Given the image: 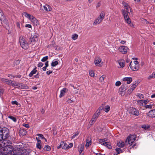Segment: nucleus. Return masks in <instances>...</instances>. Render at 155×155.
Here are the masks:
<instances>
[{"mask_svg":"<svg viewBox=\"0 0 155 155\" xmlns=\"http://www.w3.org/2000/svg\"><path fill=\"white\" fill-rule=\"evenodd\" d=\"M126 10V12H128V10L129 8H130V7L129 5V6H127V7H125Z\"/></svg>","mask_w":155,"mask_h":155,"instance_id":"nucleus-60","label":"nucleus"},{"mask_svg":"<svg viewBox=\"0 0 155 155\" xmlns=\"http://www.w3.org/2000/svg\"><path fill=\"white\" fill-rule=\"evenodd\" d=\"M38 35L36 33L34 34L33 36H32L31 37V41H34L37 40Z\"/></svg>","mask_w":155,"mask_h":155,"instance_id":"nucleus-22","label":"nucleus"},{"mask_svg":"<svg viewBox=\"0 0 155 155\" xmlns=\"http://www.w3.org/2000/svg\"><path fill=\"white\" fill-rule=\"evenodd\" d=\"M8 118H9L10 119H11V120H12L13 121H14L15 122L16 121V118L15 117H14L12 116H9L8 117Z\"/></svg>","mask_w":155,"mask_h":155,"instance_id":"nucleus-37","label":"nucleus"},{"mask_svg":"<svg viewBox=\"0 0 155 155\" xmlns=\"http://www.w3.org/2000/svg\"><path fill=\"white\" fill-rule=\"evenodd\" d=\"M137 103L140 105H142L143 104L142 100L138 101Z\"/></svg>","mask_w":155,"mask_h":155,"instance_id":"nucleus-48","label":"nucleus"},{"mask_svg":"<svg viewBox=\"0 0 155 155\" xmlns=\"http://www.w3.org/2000/svg\"><path fill=\"white\" fill-rule=\"evenodd\" d=\"M128 49V48L127 46H121L118 48L119 51L124 54L127 53Z\"/></svg>","mask_w":155,"mask_h":155,"instance_id":"nucleus-12","label":"nucleus"},{"mask_svg":"<svg viewBox=\"0 0 155 155\" xmlns=\"http://www.w3.org/2000/svg\"><path fill=\"white\" fill-rule=\"evenodd\" d=\"M23 126H24V127H26L27 128H28L29 127V125L28 124H25L23 125Z\"/></svg>","mask_w":155,"mask_h":155,"instance_id":"nucleus-59","label":"nucleus"},{"mask_svg":"<svg viewBox=\"0 0 155 155\" xmlns=\"http://www.w3.org/2000/svg\"><path fill=\"white\" fill-rule=\"evenodd\" d=\"M42 144L41 142L40 143H37L36 144L37 147L39 149H41L42 148Z\"/></svg>","mask_w":155,"mask_h":155,"instance_id":"nucleus-34","label":"nucleus"},{"mask_svg":"<svg viewBox=\"0 0 155 155\" xmlns=\"http://www.w3.org/2000/svg\"><path fill=\"white\" fill-rule=\"evenodd\" d=\"M137 85V83H135L133 84L130 89L129 90L130 93H132V92L136 88Z\"/></svg>","mask_w":155,"mask_h":155,"instance_id":"nucleus-23","label":"nucleus"},{"mask_svg":"<svg viewBox=\"0 0 155 155\" xmlns=\"http://www.w3.org/2000/svg\"><path fill=\"white\" fill-rule=\"evenodd\" d=\"M137 96H138L140 99H142L143 98V95L140 94H137Z\"/></svg>","mask_w":155,"mask_h":155,"instance_id":"nucleus-42","label":"nucleus"},{"mask_svg":"<svg viewBox=\"0 0 155 155\" xmlns=\"http://www.w3.org/2000/svg\"><path fill=\"white\" fill-rule=\"evenodd\" d=\"M100 114V110H97L93 115L92 118L90 122L91 125L93 124L96 121Z\"/></svg>","mask_w":155,"mask_h":155,"instance_id":"nucleus-8","label":"nucleus"},{"mask_svg":"<svg viewBox=\"0 0 155 155\" xmlns=\"http://www.w3.org/2000/svg\"><path fill=\"white\" fill-rule=\"evenodd\" d=\"M25 27H28L29 28H31V26L30 24H26L25 25Z\"/></svg>","mask_w":155,"mask_h":155,"instance_id":"nucleus-54","label":"nucleus"},{"mask_svg":"<svg viewBox=\"0 0 155 155\" xmlns=\"http://www.w3.org/2000/svg\"><path fill=\"white\" fill-rule=\"evenodd\" d=\"M50 149V147L48 145H46L44 148V150H49Z\"/></svg>","mask_w":155,"mask_h":155,"instance_id":"nucleus-38","label":"nucleus"},{"mask_svg":"<svg viewBox=\"0 0 155 155\" xmlns=\"http://www.w3.org/2000/svg\"><path fill=\"white\" fill-rule=\"evenodd\" d=\"M84 147V144L82 143L78 146V148L79 149H81L83 150Z\"/></svg>","mask_w":155,"mask_h":155,"instance_id":"nucleus-41","label":"nucleus"},{"mask_svg":"<svg viewBox=\"0 0 155 155\" xmlns=\"http://www.w3.org/2000/svg\"><path fill=\"white\" fill-rule=\"evenodd\" d=\"M106 78V75H103L101 76L99 78V80L101 83H103L104 82V79Z\"/></svg>","mask_w":155,"mask_h":155,"instance_id":"nucleus-25","label":"nucleus"},{"mask_svg":"<svg viewBox=\"0 0 155 155\" xmlns=\"http://www.w3.org/2000/svg\"><path fill=\"white\" fill-rule=\"evenodd\" d=\"M143 103H144V104H146L147 103L148 101L146 100H142Z\"/></svg>","mask_w":155,"mask_h":155,"instance_id":"nucleus-57","label":"nucleus"},{"mask_svg":"<svg viewBox=\"0 0 155 155\" xmlns=\"http://www.w3.org/2000/svg\"><path fill=\"white\" fill-rule=\"evenodd\" d=\"M86 143L85 145V147H88L91 144V137H88L86 140Z\"/></svg>","mask_w":155,"mask_h":155,"instance_id":"nucleus-18","label":"nucleus"},{"mask_svg":"<svg viewBox=\"0 0 155 155\" xmlns=\"http://www.w3.org/2000/svg\"><path fill=\"white\" fill-rule=\"evenodd\" d=\"M68 145L67 143H65L63 142H61L60 145L57 148L58 149L62 148L65 150H68Z\"/></svg>","mask_w":155,"mask_h":155,"instance_id":"nucleus-15","label":"nucleus"},{"mask_svg":"<svg viewBox=\"0 0 155 155\" xmlns=\"http://www.w3.org/2000/svg\"><path fill=\"white\" fill-rule=\"evenodd\" d=\"M26 132L23 130H19L20 134L21 136H23L26 134Z\"/></svg>","mask_w":155,"mask_h":155,"instance_id":"nucleus-31","label":"nucleus"},{"mask_svg":"<svg viewBox=\"0 0 155 155\" xmlns=\"http://www.w3.org/2000/svg\"><path fill=\"white\" fill-rule=\"evenodd\" d=\"M16 26L18 28V30L19 31H20L21 30V28L20 27V23L19 22L16 23Z\"/></svg>","mask_w":155,"mask_h":155,"instance_id":"nucleus-44","label":"nucleus"},{"mask_svg":"<svg viewBox=\"0 0 155 155\" xmlns=\"http://www.w3.org/2000/svg\"><path fill=\"white\" fill-rule=\"evenodd\" d=\"M110 109V107L109 105L106 106L104 109V110L106 112H108Z\"/></svg>","mask_w":155,"mask_h":155,"instance_id":"nucleus-35","label":"nucleus"},{"mask_svg":"<svg viewBox=\"0 0 155 155\" xmlns=\"http://www.w3.org/2000/svg\"><path fill=\"white\" fill-rule=\"evenodd\" d=\"M54 46L53 44H50V45H48V48H51L52 46Z\"/></svg>","mask_w":155,"mask_h":155,"instance_id":"nucleus-63","label":"nucleus"},{"mask_svg":"<svg viewBox=\"0 0 155 155\" xmlns=\"http://www.w3.org/2000/svg\"><path fill=\"white\" fill-rule=\"evenodd\" d=\"M36 140H37V143H40L41 142V141L39 139L37 138V137H36Z\"/></svg>","mask_w":155,"mask_h":155,"instance_id":"nucleus-62","label":"nucleus"},{"mask_svg":"<svg viewBox=\"0 0 155 155\" xmlns=\"http://www.w3.org/2000/svg\"><path fill=\"white\" fill-rule=\"evenodd\" d=\"M117 146L120 147H123L124 146H127L125 144V143L124 142L122 141H120L119 142L117 143Z\"/></svg>","mask_w":155,"mask_h":155,"instance_id":"nucleus-21","label":"nucleus"},{"mask_svg":"<svg viewBox=\"0 0 155 155\" xmlns=\"http://www.w3.org/2000/svg\"><path fill=\"white\" fill-rule=\"evenodd\" d=\"M58 62L57 61L54 60L52 61V62L51 64V65L52 67H54L58 65Z\"/></svg>","mask_w":155,"mask_h":155,"instance_id":"nucleus-28","label":"nucleus"},{"mask_svg":"<svg viewBox=\"0 0 155 155\" xmlns=\"http://www.w3.org/2000/svg\"><path fill=\"white\" fill-rule=\"evenodd\" d=\"M21 75H16L15 77L18 78H20L21 77Z\"/></svg>","mask_w":155,"mask_h":155,"instance_id":"nucleus-64","label":"nucleus"},{"mask_svg":"<svg viewBox=\"0 0 155 155\" xmlns=\"http://www.w3.org/2000/svg\"><path fill=\"white\" fill-rule=\"evenodd\" d=\"M36 68H37L35 67V68L31 71L29 74V76L30 77H32L34 74H35L36 73L37 71L36 70Z\"/></svg>","mask_w":155,"mask_h":155,"instance_id":"nucleus-24","label":"nucleus"},{"mask_svg":"<svg viewBox=\"0 0 155 155\" xmlns=\"http://www.w3.org/2000/svg\"><path fill=\"white\" fill-rule=\"evenodd\" d=\"M118 63L119 64L120 67H124V62L121 61H118Z\"/></svg>","mask_w":155,"mask_h":155,"instance_id":"nucleus-32","label":"nucleus"},{"mask_svg":"<svg viewBox=\"0 0 155 155\" xmlns=\"http://www.w3.org/2000/svg\"><path fill=\"white\" fill-rule=\"evenodd\" d=\"M115 150L117 152V154H119L120 153L122 152V150L120 148H117L115 149Z\"/></svg>","mask_w":155,"mask_h":155,"instance_id":"nucleus-36","label":"nucleus"},{"mask_svg":"<svg viewBox=\"0 0 155 155\" xmlns=\"http://www.w3.org/2000/svg\"><path fill=\"white\" fill-rule=\"evenodd\" d=\"M129 66L130 68L134 71H137L139 68V62L137 61H134L133 62L131 61Z\"/></svg>","mask_w":155,"mask_h":155,"instance_id":"nucleus-5","label":"nucleus"},{"mask_svg":"<svg viewBox=\"0 0 155 155\" xmlns=\"http://www.w3.org/2000/svg\"><path fill=\"white\" fill-rule=\"evenodd\" d=\"M123 5L124 6V7H127V6H129V5L128 4L125 2L123 3Z\"/></svg>","mask_w":155,"mask_h":155,"instance_id":"nucleus-53","label":"nucleus"},{"mask_svg":"<svg viewBox=\"0 0 155 155\" xmlns=\"http://www.w3.org/2000/svg\"><path fill=\"white\" fill-rule=\"evenodd\" d=\"M48 58V56H46L44 57H43L41 60V61L42 62L45 61L46 60H47Z\"/></svg>","mask_w":155,"mask_h":155,"instance_id":"nucleus-39","label":"nucleus"},{"mask_svg":"<svg viewBox=\"0 0 155 155\" xmlns=\"http://www.w3.org/2000/svg\"><path fill=\"white\" fill-rule=\"evenodd\" d=\"M127 88V86L125 84H123L119 88V94L121 96H123L125 94V91Z\"/></svg>","mask_w":155,"mask_h":155,"instance_id":"nucleus-9","label":"nucleus"},{"mask_svg":"<svg viewBox=\"0 0 155 155\" xmlns=\"http://www.w3.org/2000/svg\"><path fill=\"white\" fill-rule=\"evenodd\" d=\"M19 41L20 45L22 48L25 49L28 48V44L22 37L19 38Z\"/></svg>","mask_w":155,"mask_h":155,"instance_id":"nucleus-6","label":"nucleus"},{"mask_svg":"<svg viewBox=\"0 0 155 155\" xmlns=\"http://www.w3.org/2000/svg\"><path fill=\"white\" fill-rule=\"evenodd\" d=\"M154 78H155V72H153L151 74L149 75L147 78L148 80H150Z\"/></svg>","mask_w":155,"mask_h":155,"instance_id":"nucleus-29","label":"nucleus"},{"mask_svg":"<svg viewBox=\"0 0 155 155\" xmlns=\"http://www.w3.org/2000/svg\"><path fill=\"white\" fill-rule=\"evenodd\" d=\"M12 86H16V87L18 88L21 89H28L29 87L26 84L22 83H18L14 81H12Z\"/></svg>","mask_w":155,"mask_h":155,"instance_id":"nucleus-3","label":"nucleus"},{"mask_svg":"<svg viewBox=\"0 0 155 155\" xmlns=\"http://www.w3.org/2000/svg\"><path fill=\"white\" fill-rule=\"evenodd\" d=\"M73 101L71 99H68L67 101L68 102L69 104H71L73 102Z\"/></svg>","mask_w":155,"mask_h":155,"instance_id":"nucleus-51","label":"nucleus"},{"mask_svg":"<svg viewBox=\"0 0 155 155\" xmlns=\"http://www.w3.org/2000/svg\"><path fill=\"white\" fill-rule=\"evenodd\" d=\"M123 80L124 81H127V84H130L132 81V79L130 77H125L123 78Z\"/></svg>","mask_w":155,"mask_h":155,"instance_id":"nucleus-20","label":"nucleus"},{"mask_svg":"<svg viewBox=\"0 0 155 155\" xmlns=\"http://www.w3.org/2000/svg\"><path fill=\"white\" fill-rule=\"evenodd\" d=\"M153 106V105L152 104H149V105H147L145 106V107L146 108H148L150 109H151L152 108V106Z\"/></svg>","mask_w":155,"mask_h":155,"instance_id":"nucleus-40","label":"nucleus"},{"mask_svg":"<svg viewBox=\"0 0 155 155\" xmlns=\"http://www.w3.org/2000/svg\"><path fill=\"white\" fill-rule=\"evenodd\" d=\"M150 126L148 125L143 124L141 126V127L145 130H148L150 128Z\"/></svg>","mask_w":155,"mask_h":155,"instance_id":"nucleus-27","label":"nucleus"},{"mask_svg":"<svg viewBox=\"0 0 155 155\" xmlns=\"http://www.w3.org/2000/svg\"><path fill=\"white\" fill-rule=\"evenodd\" d=\"M126 41H125L121 40L120 41V43L121 44L124 45L125 43H126Z\"/></svg>","mask_w":155,"mask_h":155,"instance_id":"nucleus-56","label":"nucleus"},{"mask_svg":"<svg viewBox=\"0 0 155 155\" xmlns=\"http://www.w3.org/2000/svg\"><path fill=\"white\" fill-rule=\"evenodd\" d=\"M1 80L3 82H5L9 85H12L11 83L12 81L3 78H1Z\"/></svg>","mask_w":155,"mask_h":155,"instance_id":"nucleus-19","label":"nucleus"},{"mask_svg":"<svg viewBox=\"0 0 155 155\" xmlns=\"http://www.w3.org/2000/svg\"><path fill=\"white\" fill-rule=\"evenodd\" d=\"M105 17V14L104 12H101L100 16L94 21L93 25H97L100 24L103 20Z\"/></svg>","mask_w":155,"mask_h":155,"instance_id":"nucleus-7","label":"nucleus"},{"mask_svg":"<svg viewBox=\"0 0 155 155\" xmlns=\"http://www.w3.org/2000/svg\"><path fill=\"white\" fill-rule=\"evenodd\" d=\"M136 136L135 135H130L127 138L125 141V144L130 149L136 148V143L134 142Z\"/></svg>","mask_w":155,"mask_h":155,"instance_id":"nucleus-1","label":"nucleus"},{"mask_svg":"<svg viewBox=\"0 0 155 155\" xmlns=\"http://www.w3.org/2000/svg\"><path fill=\"white\" fill-rule=\"evenodd\" d=\"M68 91V89L66 88H63L60 91V94L59 95V97L61 98L64 96L65 94L67 93Z\"/></svg>","mask_w":155,"mask_h":155,"instance_id":"nucleus-16","label":"nucleus"},{"mask_svg":"<svg viewBox=\"0 0 155 155\" xmlns=\"http://www.w3.org/2000/svg\"><path fill=\"white\" fill-rule=\"evenodd\" d=\"M121 84V83L120 81H117L115 83V85L116 86H119Z\"/></svg>","mask_w":155,"mask_h":155,"instance_id":"nucleus-47","label":"nucleus"},{"mask_svg":"<svg viewBox=\"0 0 155 155\" xmlns=\"http://www.w3.org/2000/svg\"><path fill=\"white\" fill-rule=\"evenodd\" d=\"M52 71L49 70L47 71L46 72V73L47 74L49 75L50 74H51L52 73Z\"/></svg>","mask_w":155,"mask_h":155,"instance_id":"nucleus-55","label":"nucleus"},{"mask_svg":"<svg viewBox=\"0 0 155 155\" xmlns=\"http://www.w3.org/2000/svg\"><path fill=\"white\" fill-rule=\"evenodd\" d=\"M45 66L46 67H47L48 66V61H47L45 63Z\"/></svg>","mask_w":155,"mask_h":155,"instance_id":"nucleus-61","label":"nucleus"},{"mask_svg":"<svg viewBox=\"0 0 155 155\" xmlns=\"http://www.w3.org/2000/svg\"><path fill=\"white\" fill-rule=\"evenodd\" d=\"M147 116L150 117H155V109L150 110L147 113Z\"/></svg>","mask_w":155,"mask_h":155,"instance_id":"nucleus-17","label":"nucleus"},{"mask_svg":"<svg viewBox=\"0 0 155 155\" xmlns=\"http://www.w3.org/2000/svg\"><path fill=\"white\" fill-rule=\"evenodd\" d=\"M128 111L130 114L137 116L139 114V111L136 109L131 107L128 110Z\"/></svg>","mask_w":155,"mask_h":155,"instance_id":"nucleus-10","label":"nucleus"},{"mask_svg":"<svg viewBox=\"0 0 155 155\" xmlns=\"http://www.w3.org/2000/svg\"><path fill=\"white\" fill-rule=\"evenodd\" d=\"M45 110L43 108H42L41 110V112L42 114H43L45 112Z\"/></svg>","mask_w":155,"mask_h":155,"instance_id":"nucleus-58","label":"nucleus"},{"mask_svg":"<svg viewBox=\"0 0 155 155\" xmlns=\"http://www.w3.org/2000/svg\"><path fill=\"white\" fill-rule=\"evenodd\" d=\"M73 146V144L72 143H70L68 145V149H69V148H71Z\"/></svg>","mask_w":155,"mask_h":155,"instance_id":"nucleus-50","label":"nucleus"},{"mask_svg":"<svg viewBox=\"0 0 155 155\" xmlns=\"http://www.w3.org/2000/svg\"><path fill=\"white\" fill-rule=\"evenodd\" d=\"M105 145L104 146L108 149H111L112 148V147L109 143L107 142H105Z\"/></svg>","mask_w":155,"mask_h":155,"instance_id":"nucleus-30","label":"nucleus"},{"mask_svg":"<svg viewBox=\"0 0 155 155\" xmlns=\"http://www.w3.org/2000/svg\"><path fill=\"white\" fill-rule=\"evenodd\" d=\"M89 75L91 77H93L94 76V72L92 71H89Z\"/></svg>","mask_w":155,"mask_h":155,"instance_id":"nucleus-45","label":"nucleus"},{"mask_svg":"<svg viewBox=\"0 0 155 155\" xmlns=\"http://www.w3.org/2000/svg\"><path fill=\"white\" fill-rule=\"evenodd\" d=\"M12 104L13 105L15 104L17 105H18L19 104L16 101H12Z\"/></svg>","mask_w":155,"mask_h":155,"instance_id":"nucleus-46","label":"nucleus"},{"mask_svg":"<svg viewBox=\"0 0 155 155\" xmlns=\"http://www.w3.org/2000/svg\"><path fill=\"white\" fill-rule=\"evenodd\" d=\"M41 8L42 10H45L46 11H50L52 10V8L49 5H45L41 6Z\"/></svg>","mask_w":155,"mask_h":155,"instance_id":"nucleus-14","label":"nucleus"},{"mask_svg":"<svg viewBox=\"0 0 155 155\" xmlns=\"http://www.w3.org/2000/svg\"><path fill=\"white\" fill-rule=\"evenodd\" d=\"M43 65V63H42L41 62H40L38 64V66L39 67H42Z\"/></svg>","mask_w":155,"mask_h":155,"instance_id":"nucleus-49","label":"nucleus"},{"mask_svg":"<svg viewBox=\"0 0 155 155\" xmlns=\"http://www.w3.org/2000/svg\"><path fill=\"white\" fill-rule=\"evenodd\" d=\"M23 14L25 17L30 20L34 25L37 26L39 25V22L38 20L33 16L26 12H24Z\"/></svg>","mask_w":155,"mask_h":155,"instance_id":"nucleus-2","label":"nucleus"},{"mask_svg":"<svg viewBox=\"0 0 155 155\" xmlns=\"http://www.w3.org/2000/svg\"><path fill=\"white\" fill-rule=\"evenodd\" d=\"M101 58H96L94 60V63L97 66L101 67L103 65V62H101Z\"/></svg>","mask_w":155,"mask_h":155,"instance_id":"nucleus-11","label":"nucleus"},{"mask_svg":"<svg viewBox=\"0 0 155 155\" xmlns=\"http://www.w3.org/2000/svg\"><path fill=\"white\" fill-rule=\"evenodd\" d=\"M0 20L2 21V23L3 25V24H2V22L5 23L6 24V25H8V24L7 22V21L5 19V17L3 15V12H1L0 13Z\"/></svg>","mask_w":155,"mask_h":155,"instance_id":"nucleus-13","label":"nucleus"},{"mask_svg":"<svg viewBox=\"0 0 155 155\" xmlns=\"http://www.w3.org/2000/svg\"><path fill=\"white\" fill-rule=\"evenodd\" d=\"M122 11L126 22L131 27H134V25L131 23L130 19L128 15V13H129L128 12H126L124 10H122Z\"/></svg>","mask_w":155,"mask_h":155,"instance_id":"nucleus-4","label":"nucleus"},{"mask_svg":"<svg viewBox=\"0 0 155 155\" xmlns=\"http://www.w3.org/2000/svg\"><path fill=\"white\" fill-rule=\"evenodd\" d=\"M79 134V132L77 131V132H76L75 133V134L72 136L71 138L73 139V138H74L76 136H78Z\"/></svg>","mask_w":155,"mask_h":155,"instance_id":"nucleus-43","label":"nucleus"},{"mask_svg":"<svg viewBox=\"0 0 155 155\" xmlns=\"http://www.w3.org/2000/svg\"><path fill=\"white\" fill-rule=\"evenodd\" d=\"M37 135V136L42 138V139L44 138V137H43V135L41 134H38Z\"/></svg>","mask_w":155,"mask_h":155,"instance_id":"nucleus-52","label":"nucleus"},{"mask_svg":"<svg viewBox=\"0 0 155 155\" xmlns=\"http://www.w3.org/2000/svg\"><path fill=\"white\" fill-rule=\"evenodd\" d=\"M78 35L77 34L73 35L72 36V39L74 40L77 39L78 38Z\"/></svg>","mask_w":155,"mask_h":155,"instance_id":"nucleus-33","label":"nucleus"},{"mask_svg":"<svg viewBox=\"0 0 155 155\" xmlns=\"http://www.w3.org/2000/svg\"><path fill=\"white\" fill-rule=\"evenodd\" d=\"M107 140L106 139H100L99 140V142L102 145H105V142Z\"/></svg>","mask_w":155,"mask_h":155,"instance_id":"nucleus-26","label":"nucleus"}]
</instances>
